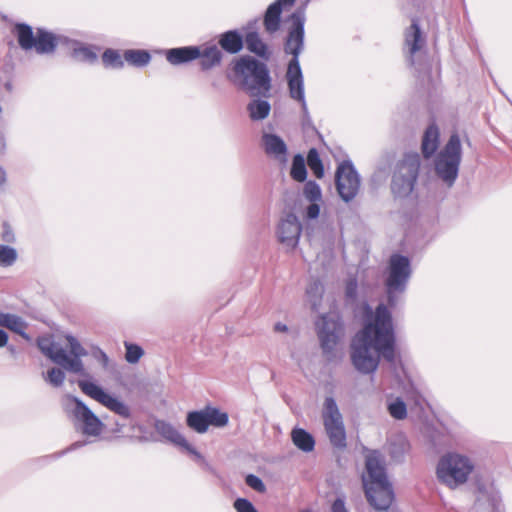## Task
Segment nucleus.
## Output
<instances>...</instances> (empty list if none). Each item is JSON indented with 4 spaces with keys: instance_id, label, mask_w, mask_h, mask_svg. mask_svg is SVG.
Returning a JSON list of instances; mask_svg holds the SVG:
<instances>
[{
    "instance_id": "obj_36",
    "label": "nucleus",
    "mask_w": 512,
    "mask_h": 512,
    "mask_svg": "<svg viewBox=\"0 0 512 512\" xmlns=\"http://www.w3.org/2000/svg\"><path fill=\"white\" fill-rule=\"evenodd\" d=\"M17 259V252L7 245H0V266L8 267L14 264Z\"/></svg>"
},
{
    "instance_id": "obj_10",
    "label": "nucleus",
    "mask_w": 512,
    "mask_h": 512,
    "mask_svg": "<svg viewBox=\"0 0 512 512\" xmlns=\"http://www.w3.org/2000/svg\"><path fill=\"white\" fill-rule=\"evenodd\" d=\"M186 423L189 428L197 433H205L209 426L224 427L228 423V414L215 407L207 406L199 411L187 414Z\"/></svg>"
},
{
    "instance_id": "obj_49",
    "label": "nucleus",
    "mask_w": 512,
    "mask_h": 512,
    "mask_svg": "<svg viewBox=\"0 0 512 512\" xmlns=\"http://www.w3.org/2000/svg\"><path fill=\"white\" fill-rule=\"evenodd\" d=\"M332 512H347L344 502L340 499L335 500L332 505Z\"/></svg>"
},
{
    "instance_id": "obj_6",
    "label": "nucleus",
    "mask_w": 512,
    "mask_h": 512,
    "mask_svg": "<svg viewBox=\"0 0 512 512\" xmlns=\"http://www.w3.org/2000/svg\"><path fill=\"white\" fill-rule=\"evenodd\" d=\"M321 417L331 445L338 449L346 448L347 441L343 417L332 397H327L324 400Z\"/></svg>"
},
{
    "instance_id": "obj_28",
    "label": "nucleus",
    "mask_w": 512,
    "mask_h": 512,
    "mask_svg": "<svg viewBox=\"0 0 512 512\" xmlns=\"http://www.w3.org/2000/svg\"><path fill=\"white\" fill-rule=\"evenodd\" d=\"M293 444L304 452H311L315 447L313 436L301 428H295L291 432Z\"/></svg>"
},
{
    "instance_id": "obj_8",
    "label": "nucleus",
    "mask_w": 512,
    "mask_h": 512,
    "mask_svg": "<svg viewBox=\"0 0 512 512\" xmlns=\"http://www.w3.org/2000/svg\"><path fill=\"white\" fill-rule=\"evenodd\" d=\"M420 169V156L418 153H407L397 165L392 185L394 189L411 192L417 180Z\"/></svg>"
},
{
    "instance_id": "obj_34",
    "label": "nucleus",
    "mask_w": 512,
    "mask_h": 512,
    "mask_svg": "<svg viewBox=\"0 0 512 512\" xmlns=\"http://www.w3.org/2000/svg\"><path fill=\"white\" fill-rule=\"evenodd\" d=\"M307 164L317 178L321 179L324 176L322 160L315 148L309 150L307 154Z\"/></svg>"
},
{
    "instance_id": "obj_29",
    "label": "nucleus",
    "mask_w": 512,
    "mask_h": 512,
    "mask_svg": "<svg viewBox=\"0 0 512 512\" xmlns=\"http://www.w3.org/2000/svg\"><path fill=\"white\" fill-rule=\"evenodd\" d=\"M405 43L409 47L411 54H415L422 47L423 39L416 20L412 21V24L405 32Z\"/></svg>"
},
{
    "instance_id": "obj_5",
    "label": "nucleus",
    "mask_w": 512,
    "mask_h": 512,
    "mask_svg": "<svg viewBox=\"0 0 512 512\" xmlns=\"http://www.w3.org/2000/svg\"><path fill=\"white\" fill-rule=\"evenodd\" d=\"M461 161V142L459 135L454 133L436 157L435 171L437 175L451 186L458 175Z\"/></svg>"
},
{
    "instance_id": "obj_48",
    "label": "nucleus",
    "mask_w": 512,
    "mask_h": 512,
    "mask_svg": "<svg viewBox=\"0 0 512 512\" xmlns=\"http://www.w3.org/2000/svg\"><path fill=\"white\" fill-rule=\"evenodd\" d=\"M2 239L5 242H14L15 240L14 233L8 224L3 225Z\"/></svg>"
},
{
    "instance_id": "obj_19",
    "label": "nucleus",
    "mask_w": 512,
    "mask_h": 512,
    "mask_svg": "<svg viewBox=\"0 0 512 512\" xmlns=\"http://www.w3.org/2000/svg\"><path fill=\"white\" fill-rule=\"evenodd\" d=\"M198 46L172 48L165 51V57L172 65H180L196 60L199 56Z\"/></svg>"
},
{
    "instance_id": "obj_47",
    "label": "nucleus",
    "mask_w": 512,
    "mask_h": 512,
    "mask_svg": "<svg viewBox=\"0 0 512 512\" xmlns=\"http://www.w3.org/2000/svg\"><path fill=\"white\" fill-rule=\"evenodd\" d=\"M320 206L317 202H312L306 210L307 217L309 219H315L319 216Z\"/></svg>"
},
{
    "instance_id": "obj_12",
    "label": "nucleus",
    "mask_w": 512,
    "mask_h": 512,
    "mask_svg": "<svg viewBox=\"0 0 512 512\" xmlns=\"http://www.w3.org/2000/svg\"><path fill=\"white\" fill-rule=\"evenodd\" d=\"M38 347L43 354L65 370L81 375L85 374L82 361L79 359H70L65 350L56 345L50 338H40Z\"/></svg>"
},
{
    "instance_id": "obj_13",
    "label": "nucleus",
    "mask_w": 512,
    "mask_h": 512,
    "mask_svg": "<svg viewBox=\"0 0 512 512\" xmlns=\"http://www.w3.org/2000/svg\"><path fill=\"white\" fill-rule=\"evenodd\" d=\"M336 188L340 197L348 202L358 193L360 181L353 166L348 162L341 163L335 175Z\"/></svg>"
},
{
    "instance_id": "obj_27",
    "label": "nucleus",
    "mask_w": 512,
    "mask_h": 512,
    "mask_svg": "<svg viewBox=\"0 0 512 512\" xmlns=\"http://www.w3.org/2000/svg\"><path fill=\"white\" fill-rule=\"evenodd\" d=\"M15 30L19 46L26 51L33 49L36 34L34 35L32 27L25 23H19L16 24Z\"/></svg>"
},
{
    "instance_id": "obj_52",
    "label": "nucleus",
    "mask_w": 512,
    "mask_h": 512,
    "mask_svg": "<svg viewBox=\"0 0 512 512\" xmlns=\"http://www.w3.org/2000/svg\"><path fill=\"white\" fill-rule=\"evenodd\" d=\"M295 1L296 0H276L275 2H279L280 7L283 10V8L286 6H289V7L292 6L295 3Z\"/></svg>"
},
{
    "instance_id": "obj_43",
    "label": "nucleus",
    "mask_w": 512,
    "mask_h": 512,
    "mask_svg": "<svg viewBox=\"0 0 512 512\" xmlns=\"http://www.w3.org/2000/svg\"><path fill=\"white\" fill-rule=\"evenodd\" d=\"M324 292L322 283L319 280H314L307 287L306 293L311 298H321Z\"/></svg>"
},
{
    "instance_id": "obj_37",
    "label": "nucleus",
    "mask_w": 512,
    "mask_h": 512,
    "mask_svg": "<svg viewBox=\"0 0 512 512\" xmlns=\"http://www.w3.org/2000/svg\"><path fill=\"white\" fill-rule=\"evenodd\" d=\"M304 196L310 202L321 201V190L319 185L314 181H308L304 186Z\"/></svg>"
},
{
    "instance_id": "obj_7",
    "label": "nucleus",
    "mask_w": 512,
    "mask_h": 512,
    "mask_svg": "<svg viewBox=\"0 0 512 512\" xmlns=\"http://www.w3.org/2000/svg\"><path fill=\"white\" fill-rule=\"evenodd\" d=\"M410 261L406 256L393 254L389 259L388 276L385 281L388 301L390 304L394 302V294L402 292L410 277Z\"/></svg>"
},
{
    "instance_id": "obj_44",
    "label": "nucleus",
    "mask_w": 512,
    "mask_h": 512,
    "mask_svg": "<svg viewBox=\"0 0 512 512\" xmlns=\"http://www.w3.org/2000/svg\"><path fill=\"white\" fill-rule=\"evenodd\" d=\"M245 481L249 487H251L252 489H254L257 492L263 493L266 490V487H265L263 481L258 476L249 474L246 476Z\"/></svg>"
},
{
    "instance_id": "obj_46",
    "label": "nucleus",
    "mask_w": 512,
    "mask_h": 512,
    "mask_svg": "<svg viewBox=\"0 0 512 512\" xmlns=\"http://www.w3.org/2000/svg\"><path fill=\"white\" fill-rule=\"evenodd\" d=\"M357 279L355 277L349 278L345 286V294L350 299H355L357 295Z\"/></svg>"
},
{
    "instance_id": "obj_20",
    "label": "nucleus",
    "mask_w": 512,
    "mask_h": 512,
    "mask_svg": "<svg viewBox=\"0 0 512 512\" xmlns=\"http://www.w3.org/2000/svg\"><path fill=\"white\" fill-rule=\"evenodd\" d=\"M199 47V65L202 70H210L219 66L222 61L223 54L216 45H204Z\"/></svg>"
},
{
    "instance_id": "obj_41",
    "label": "nucleus",
    "mask_w": 512,
    "mask_h": 512,
    "mask_svg": "<svg viewBox=\"0 0 512 512\" xmlns=\"http://www.w3.org/2000/svg\"><path fill=\"white\" fill-rule=\"evenodd\" d=\"M44 379L52 386L59 387L63 384L65 380V374L59 368H52L46 373Z\"/></svg>"
},
{
    "instance_id": "obj_16",
    "label": "nucleus",
    "mask_w": 512,
    "mask_h": 512,
    "mask_svg": "<svg viewBox=\"0 0 512 512\" xmlns=\"http://www.w3.org/2000/svg\"><path fill=\"white\" fill-rule=\"evenodd\" d=\"M301 233V225L297 217L290 213L278 226V239L282 244L295 247Z\"/></svg>"
},
{
    "instance_id": "obj_26",
    "label": "nucleus",
    "mask_w": 512,
    "mask_h": 512,
    "mask_svg": "<svg viewBox=\"0 0 512 512\" xmlns=\"http://www.w3.org/2000/svg\"><path fill=\"white\" fill-rule=\"evenodd\" d=\"M247 49L262 59L268 60L270 52L266 43L261 39L257 32H249L245 36Z\"/></svg>"
},
{
    "instance_id": "obj_23",
    "label": "nucleus",
    "mask_w": 512,
    "mask_h": 512,
    "mask_svg": "<svg viewBox=\"0 0 512 512\" xmlns=\"http://www.w3.org/2000/svg\"><path fill=\"white\" fill-rule=\"evenodd\" d=\"M263 144L265 152L268 155H273L274 157L285 160L287 147L279 136L274 134H265L263 136Z\"/></svg>"
},
{
    "instance_id": "obj_53",
    "label": "nucleus",
    "mask_w": 512,
    "mask_h": 512,
    "mask_svg": "<svg viewBox=\"0 0 512 512\" xmlns=\"http://www.w3.org/2000/svg\"><path fill=\"white\" fill-rule=\"evenodd\" d=\"M6 182V172L3 168L0 167V186L4 185Z\"/></svg>"
},
{
    "instance_id": "obj_32",
    "label": "nucleus",
    "mask_w": 512,
    "mask_h": 512,
    "mask_svg": "<svg viewBox=\"0 0 512 512\" xmlns=\"http://www.w3.org/2000/svg\"><path fill=\"white\" fill-rule=\"evenodd\" d=\"M0 326L6 327L21 335L24 334L25 324L22 319L16 315L0 312Z\"/></svg>"
},
{
    "instance_id": "obj_9",
    "label": "nucleus",
    "mask_w": 512,
    "mask_h": 512,
    "mask_svg": "<svg viewBox=\"0 0 512 512\" xmlns=\"http://www.w3.org/2000/svg\"><path fill=\"white\" fill-rule=\"evenodd\" d=\"M68 400L73 407H67V411L73 416L75 425L79 426L84 435L99 436L104 424L80 399L69 396Z\"/></svg>"
},
{
    "instance_id": "obj_31",
    "label": "nucleus",
    "mask_w": 512,
    "mask_h": 512,
    "mask_svg": "<svg viewBox=\"0 0 512 512\" xmlns=\"http://www.w3.org/2000/svg\"><path fill=\"white\" fill-rule=\"evenodd\" d=\"M247 110L252 120H262L269 115L271 106L267 101L254 100L248 104Z\"/></svg>"
},
{
    "instance_id": "obj_14",
    "label": "nucleus",
    "mask_w": 512,
    "mask_h": 512,
    "mask_svg": "<svg viewBox=\"0 0 512 512\" xmlns=\"http://www.w3.org/2000/svg\"><path fill=\"white\" fill-rule=\"evenodd\" d=\"M316 325L322 349L326 353L331 352L338 343L340 334L342 332L341 324L338 321L324 315L320 317V320Z\"/></svg>"
},
{
    "instance_id": "obj_25",
    "label": "nucleus",
    "mask_w": 512,
    "mask_h": 512,
    "mask_svg": "<svg viewBox=\"0 0 512 512\" xmlns=\"http://www.w3.org/2000/svg\"><path fill=\"white\" fill-rule=\"evenodd\" d=\"M162 438L167 441L173 443L176 446H179L189 453L197 454L195 449L188 443L186 438L174 427L169 424L162 423Z\"/></svg>"
},
{
    "instance_id": "obj_3",
    "label": "nucleus",
    "mask_w": 512,
    "mask_h": 512,
    "mask_svg": "<svg viewBox=\"0 0 512 512\" xmlns=\"http://www.w3.org/2000/svg\"><path fill=\"white\" fill-rule=\"evenodd\" d=\"M227 77L250 96L270 95L271 77L268 67L251 56L234 59Z\"/></svg>"
},
{
    "instance_id": "obj_40",
    "label": "nucleus",
    "mask_w": 512,
    "mask_h": 512,
    "mask_svg": "<svg viewBox=\"0 0 512 512\" xmlns=\"http://www.w3.org/2000/svg\"><path fill=\"white\" fill-rule=\"evenodd\" d=\"M388 411L393 418L399 420L404 419L407 415L406 404L400 399L389 404Z\"/></svg>"
},
{
    "instance_id": "obj_4",
    "label": "nucleus",
    "mask_w": 512,
    "mask_h": 512,
    "mask_svg": "<svg viewBox=\"0 0 512 512\" xmlns=\"http://www.w3.org/2000/svg\"><path fill=\"white\" fill-rule=\"evenodd\" d=\"M473 470L468 458L459 454L443 456L437 466L439 480L450 488L464 484Z\"/></svg>"
},
{
    "instance_id": "obj_2",
    "label": "nucleus",
    "mask_w": 512,
    "mask_h": 512,
    "mask_svg": "<svg viewBox=\"0 0 512 512\" xmlns=\"http://www.w3.org/2000/svg\"><path fill=\"white\" fill-rule=\"evenodd\" d=\"M365 467L366 472L362 476V483L368 503L375 510H388L393 504L395 496L380 453L370 452L366 456Z\"/></svg>"
},
{
    "instance_id": "obj_15",
    "label": "nucleus",
    "mask_w": 512,
    "mask_h": 512,
    "mask_svg": "<svg viewBox=\"0 0 512 512\" xmlns=\"http://www.w3.org/2000/svg\"><path fill=\"white\" fill-rule=\"evenodd\" d=\"M292 26L285 42V52L292 54V59L298 60V55L303 46L304 38V15L296 12L291 15Z\"/></svg>"
},
{
    "instance_id": "obj_54",
    "label": "nucleus",
    "mask_w": 512,
    "mask_h": 512,
    "mask_svg": "<svg viewBox=\"0 0 512 512\" xmlns=\"http://www.w3.org/2000/svg\"><path fill=\"white\" fill-rule=\"evenodd\" d=\"M275 331H277V332H285V331H287V326L284 325V324H281V323H277L275 325Z\"/></svg>"
},
{
    "instance_id": "obj_35",
    "label": "nucleus",
    "mask_w": 512,
    "mask_h": 512,
    "mask_svg": "<svg viewBox=\"0 0 512 512\" xmlns=\"http://www.w3.org/2000/svg\"><path fill=\"white\" fill-rule=\"evenodd\" d=\"M102 61L106 67L122 68L125 60L118 51L107 49L102 55Z\"/></svg>"
},
{
    "instance_id": "obj_30",
    "label": "nucleus",
    "mask_w": 512,
    "mask_h": 512,
    "mask_svg": "<svg viewBox=\"0 0 512 512\" xmlns=\"http://www.w3.org/2000/svg\"><path fill=\"white\" fill-rule=\"evenodd\" d=\"M125 62L135 67H143L150 62L151 56L145 50L128 49L123 53Z\"/></svg>"
},
{
    "instance_id": "obj_50",
    "label": "nucleus",
    "mask_w": 512,
    "mask_h": 512,
    "mask_svg": "<svg viewBox=\"0 0 512 512\" xmlns=\"http://www.w3.org/2000/svg\"><path fill=\"white\" fill-rule=\"evenodd\" d=\"M8 341V334L0 329V347H4L7 344Z\"/></svg>"
},
{
    "instance_id": "obj_11",
    "label": "nucleus",
    "mask_w": 512,
    "mask_h": 512,
    "mask_svg": "<svg viewBox=\"0 0 512 512\" xmlns=\"http://www.w3.org/2000/svg\"><path fill=\"white\" fill-rule=\"evenodd\" d=\"M78 386L84 394L96 400L112 412L123 418L130 417V409L124 402L116 397L109 395L95 383L80 380L78 381Z\"/></svg>"
},
{
    "instance_id": "obj_45",
    "label": "nucleus",
    "mask_w": 512,
    "mask_h": 512,
    "mask_svg": "<svg viewBox=\"0 0 512 512\" xmlns=\"http://www.w3.org/2000/svg\"><path fill=\"white\" fill-rule=\"evenodd\" d=\"M234 508L237 512H258L253 504L245 498L236 499Z\"/></svg>"
},
{
    "instance_id": "obj_21",
    "label": "nucleus",
    "mask_w": 512,
    "mask_h": 512,
    "mask_svg": "<svg viewBox=\"0 0 512 512\" xmlns=\"http://www.w3.org/2000/svg\"><path fill=\"white\" fill-rule=\"evenodd\" d=\"M440 131L435 123L430 124L422 137L421 151L424 158H431L439 146Z\"/></svg>"
},
{
    "instance_id": "obj_18",
    "label": "nucleus",
    "mask_w": 512,
    "mask_h": 512,
    "mask_svg": "<svg viewBox=\"0 0 512 512\" xmlns=\"http://www.w3.org/2000/svg\"><path fill=\"white\" fill-rule=\"evenodd\" d=\"M60 37L43 29L38 28L36 30L35 46L33 48L38 54H52L54 53Z\"/></svg>"
},
{
    "instance_id": "obj_38",
    "label": "nucleus",
    "mask_w": 512,
    "mask_h": 512,
    "mask_svg": "<svg viewBox=\"0 0 512 512\" xmlns=\"http://www.w3.org/2000/svg\"><path fill=\"white\" fill-rule=\"evenodd\" d=\"M125 348V359L131 364L137 363L143 355V349L136 344L125 342Z\"/></svg>"
},
{
    "instance_id": "obj_42",
    "label": "nucleus",
    "mask_w": 512,
    "mask_h": 512,
    "mask_svg": "<svg viewBox=\"0 0 512 512\" xmlns=\"http://www.w3.org/2000/svg\"><path fill=\"white\" fill-rule=\"evenodd\" d=\"M66 339L69 344L70 353L73 355L72 359L81 360L80 357L85 356L87 354L86 350L82 347V345L78 342V340L75 337L69 335L66 337Z\"/></svg>"
},
{
    "instance_id": "obj_22",
    "label": "nucleus",
    "mask_w": 512,
    "mask_h": 512,
    "mask_svg": "<svg viewBox=\"0 0 512 512\" xmlns=\"http://www.w3.org/2000/svg\"><path fill=\"white\" fill-rule=\"evenodd\" d=\"M220 47L230 54H236L243 48V37L235 30L224 32L218 41Z\"/></svg>"
},
{
    "instance_id": "obj_33",
    "label": "nucleus",
    "mask_w": 512,
    "mask_h": 512,
    "mask_svg": "<svg viewBox=\"0 0 512 512\" xmlns=\"http://www.w3.org/2000/svg\"><path fill=\"white\" fill-rule=\"evenodd\" d=\"M292 179L297 182H304L307 177V171L304 158L301 155H295L292 162L290 171Z\"/></svg>"
},
{
    "instance_id": "obj_39",
    "label": "nucleus",
    "mask_w": 512,
    "mask_h": 512,
    "mask_svg": "<svg viewBox=\"0 0 512 512\" xmlns=\"http://www.w3.org/2000/svg\"><path fill=\"white\" fill-rule=\"evenodd\" d=\"M73 56L79 61H85L89 63H92L97 59L96 53L89 47L85 46L74 48Z\"/></svg>"
},
{
    "instance_id": "obj_55",
    "label": "nucleus",
    "mask_w": 512,
    "mask_h": 512,
    "mask_svg": "<svg viewBox=\"0 0 512 512\" xmlns=\"http://www.w3.org/2000/svg\"><path fill=\"white\" fill-rule=\"evenodd\" d=\"M80 446H81V444H79V443H74V444L72 445V447H73V448L80 447Z\"/></svg>"
},
{
    "instance_id": "obj_17",
    "label": "nucleus",
    "mask_w": 512,
    "mask_h": 512,
    "mask_svg": "<svg viewBox=\"0 0 512 512\" xmlns=\"http://www.w3.org/2000/svg\"><path fill=\"white\" fill-rule=\"evenodd\" d=\"M287 81L289 87L290 97L304 103V88H303V78L302 72L299 65V61L297 59H292L289 62L287 69Z\"/></svg>"
},
{
    "instance_id": "obj_1",
    "label": "nucleus",
    "mask_w": 512,
    "mask_h": 512,
    "mask_svg": "<svg viewBox=\"0 0 512 512\" xmlns=\"http://www.w3.org/2000/svg\"><path fill=\"white\" fill-rule=\"evenodd\" d=\"M395 333L391 312L379 304L371 321L355 335L351 344V360L361 373L376 371L380 356L392 363L395 361Z\"/></svg>"
},
{
    "instance_id": "obj_51",
    "label": "nucleus",
    "mask_w": 512,
    "mask_h": 512,
    "mask_svg": "<svg viewBox=\"0 0 512 512\" xmlns=\"http://www.w3.org/2000/svg\"><path fill=\"white\" fill-rule=\"evenodd\" d=\"M98 354H99V358L103 364V366H107L108 365V356L106 355L105 352H103L102 350H99L98 351Z\"/></svg>"
},
{
    "instance_id": "obj_24",
    "label": "nucleus",
    "mask_w": 512,
    "mask_h": 512,
    "mask_svg": "<svg viewBox=\"0 0 512 512\" xmlns=\"http://www.w3.org/2000/svg\"><path fill=\"white\" fill-rule=\"evenodd\" d=\"M282 11L279 2L269 5L263 19V25L267 33L273 34L279 30Z\"/></svg>"
}]
</instances>
